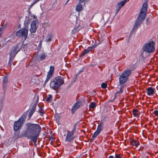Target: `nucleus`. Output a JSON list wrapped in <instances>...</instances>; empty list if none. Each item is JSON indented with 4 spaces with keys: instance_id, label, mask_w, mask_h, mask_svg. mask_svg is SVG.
Returning <instances> with one entry per match:
<instances>
[{
    "instance_id": "f257e3e1",
    "label": "nucleus",
    "mask_w": 158,
    "mask_h": 158,
    "mask_svg": "<svg viewBox=\"0 0 158 158\" xmlns=\"http://www.w3.org/2000/svg\"><path fill=\"white\" fill-rule=\"evenodd\" d=\"M26 129L22 133L23 137H26L36 143L41 131V128L38 124L27 123L26 124Z\"/></svg>"
},
{
    "instance_id": "f03ea898",
    "label": "nucleus",
    "mask_w": 158,
    "mask_h": 158,
    "mask_svg": "<svg viewBox=\"0 0 158 158\" xmlns=\"http://www.w3.org/2000/svg\"><path fill=\"white\" fill-rule=\"evenodd\" d=\"M148 10V4L147 3H144L140 10L139 16L137 18L134 25L131 31V34L134 33L138 27L141 24L143 21L145 19L147 15Z\"/></svg>"
},
{
    "instance_id": "7ed1b4c3",
    "label": "nucleus",
    "mask_w": 158,
    "mask_h": 158,
    "mask_svg": "<svg viewBox=\"0 0 158 158\" xmlns=\"http://www.w3.org/2000/svg\"><path fill=\"white\" fill-rule=\"evenodd\" d=\"M64 79L60 76L55 77L51 80L50 83V87L53 89L56 90L64 83Z\"/></svg>"
},
{
    "instance_id": "20e7f679",
    "label": "nucleus",
    "mask_w": 158,
    "mask_h": 158,
    "mask_svg": "<svg viewBox=\"0 0 158 158\" xmlns=\"http://www.w3.org/2000/svg\"><path fill=\"white\" fill-rule=\"evenodd\" d=\"M27 117L26 113H24L19 119L15 122L13 125L14 130L17 131L20 129L23 124L24 121L25 120Z\"/></svg>"
},
{
    "instance_id": "39448f33",
    "label": "nucleus",
    "mask_w": 158,
    "mask_h": 158,
    "mask_svg": "<svg viewBox=\"0 0 158 158\" xmlns=\"http://www.w3.org/2000/svg\"><path fill=\"white\" fill-rule=\"evenodd\" d=\"M155 43L153 41L145 44L143 47V50L148 53L153 52L155 50Z\"/></svg>"
},
{
    "instance_id": "423d86ee",
    "label": "nucleus",
    "mask_w": 158,
    "mask_h": 158,
    "mask_svg": "<svg viewBox=\"0 0 158 158\" xmlns=\"http://www.w3.org/2000/svg\"><path fill=\"white\" fill-rule=\"evenodd\" d=\"M131 73V71L129 69L125 71L119 77V81L120 85L125 83L127 81L129 75Z\"/></svg>"
},
{
    "instance_id": "0eeeda50",
    "label": "nucleus",
    "mask_w": 158,
    "mask_h": 158,
    "mask_svg": "<svg viewBox=\"0 0 158 158\" xmlns=\"http://www.w3.org/2000/svg\"><path fill=\"white\" fill-rule=\"evenodd\" d=\"M76 131V125H74V127L71 131H67V133L65 137V141L69 143L73 142L75 138V136L74 135Z\"/></svg>"
},
{
    "instance_id": "6e6552de",
    "label": "nucleus",
    "mask_w": 158,
    "mask_h": 158,
    "mask_svg": "<svg viewBox=\"0 0 158 158\" xmlns=\"http://www.w3.org/2000/svg\"><path fill=\"white\" fill-rule=\"evenodd\" d=\"M21 48L19 47L18 45H16L15 47L13 48V49L12 50L11 52L10 53V57L8 64L9 66H11V63L13 61L14 57L18 52L20 50Z\"/></svg>"
},
{
    "instance_id": "1a4fd4ad",
    "label": "nucleus",
    "mask_w": 158,
    "mask_h": 158,
    "mask_svg": "<svg viewBox=\"0 0 158 158\" xmlns=\"http://www.w3.org/2000/svg\"><path fill=\"white\" fill-rule=\"evenodd\" d=\"M28 30L27 28H23L18 31L16 33V36L19 37H23L26 40L27 37Z\"/></svg>"
},
{
    "instance_id": "9d476101",
    "label": "nucleus",
    "mask_w": 158,
    "mask_h": 158,
    "mask_svg": "<svg viewBox=\"0 0 158 158\" xmlns=\"http://www.w3.org/2000/svg\"><path fill=\"white\" fill-rule=\"evenodd\" d=\"M82 103L81 101H78L74 104L72 109V113L73 114L75 110L79 108L82 105Z\"/></svg>"
},
{
    "instance_id": "9b49d317",
    "label": "nucleus",
    "mask_w": 158,
    "mask_h": 158,
    "mask_svg": "<svg viewBox=\"0 0 158 158\" xmlns=\"http://www.w3.org/2000/svg\"><path fill=\"white\" fill-rule=\"evenodd\" d=\"M36 21H33L32 22L31 24V27L30 29L31 33H33L36 31L38 27V26L36 25Z\"/></svg>"
},
{
    "instance_id": "f8f14e48",
    "label": "nucleus",
    "mask_w": 158,
    "mask_h": 158,
    "mask_svg": "<svg viewBox=\"0 0 158 158\" xmlns=\"http://www.w3.org/2000/svg\"><path fill=\"white\" fill-rule=\"evenodd\" d=\"M147 94L149 96H153L155 91V89L152 87H149L147 89Z\"/></svg>"
},
{
    "instance_id": "ddd939ff",
    "label": "nucleus",
    "mask_w": 158,
    "mask_h": 158,
    "mask_svg": "<svg viewBox=\"0 0 158 158\" xmlns=\"http://www.w3.org/2000/svg\"><path fill=\"white\" fill-rule=\"evenodd\" d=\"M36 106L37 104L35 103L33 105L32 107L31 110H30V111L29 114L28 118H29V119H30L33 113L35 111Z\"/></svg>"
},
{
    "instance_id": "4468645a",
    "label": "nucleus",
    "mask_w": 158,
    "mask_h": 158,
    "mask_svg": "<svg viewBox=\"0 0 158 158\" xmlns=\"http://www.w3.org/2000/svg\"><path fill=\"white\" fill-rule=\"evenodd\" d=\"M131 143L133 145L137 147L139 144V142L134 139H132L130 141Z\"/></svg>"
},
{
    "instance_id": "2eb2a0df",
    "label": "nucleus",
    "mask_w": 158,
    "mask_h": 158,
    "mask_svg": "<svg viewBox=\"0 0 158 158\" xmlns=\"http://www.w3.org/2000/svg\"><path fill=\"white\" fill-rule=\"evenodd\" d=\"M103 123L102 122H101L98 125L97 130V131L99 132L100 133L101 131L103 129Z\"/></svg>"
},
{
    "instance_id": "dca6fc26",
    "label": "nucleus",
    "mask_w": 158,
    "mask_h": 158,
    "mask_svg": "<svg viewBox=\"0 0 158 158\" xmlns=\"http://www.w3.org/2000/svg\"><path fill=\"white\" fill-rule=\"evenodd\" d=\"M53 73L50 72H48L47 76V78L45 81L44 84H45L50 79L53 75Z\"/></svg>"
},
{
    "instance_id": "f3484780",
    "label": "nucleus",
    "mask_w": 158,
    "mask_h": 158,
    "mask_svg": "<svg viewBox=\"0 0 158 158\" xmlns=\"http://www.w3.org/2000/svg\"><path fill=\"white\" fill-rule=\"evenodd\" d=\"M132 114L134 117H136L138 115H139V111L136 109H134L132 110Z\"/></svg>"
},
{
    "instance_id": "a211bd4d",
    "label": "nucleus",
    "mask_w": 158,
    "mask_h": 158,
    "mask_svg": "<svg viewBox=\"0 0 158 158\" xmlns=\"http://www.w3.org/2000/svg\"><path fill=\"white\" fill-rule=\"evenodd\" d=\"M99 133V132L97 131H95L92 136L91 139V141H93L94 139L98 135Z\"/></svg>"
},
{
    "instance_id": "6ab92c4d",
    "label": "nucleus",
    "mask_w": 158,
    "mask_h": 158,
    "mask_svg": "<svg viewBox=\"0 0 158 158\" xmlns=\"http://www.w3.org/2000/svg\"><path fill=\"white\" fill-rule=\"evenodd\" d=\"M82 5L81 4H79L77 5L76 8V10L78 11H80L82 9Z\"/></svg>"
},
{
    "instance_id": "aec40b11",
    "label": "nucleus",
    "mask_w": 158,
    "mask_h": 158,
    "mask_svg": "<svg viewBox=\"0 0 158 158\" xmlns=\"http://www.w3.org/2000/svg\"><path fill=\"white\" fill-rule=\"evenodd\" d=\"M8 81V79L6 77H4L3 80V88H4L5 86H6V85Z\"/></svg>"
},
{
    "instance_id": "412c9836",
    "label": "nucleus",
    "mask_w": 158,
    "mask_h": 158,
    "mask_svg": "<svg viewBox=\"0 0 158 158\" xmlns=\"http://www.w3.org/2000/svg\"><path fill=\"white\" fill-rule=\"evenodd\" d=\"M96 106L95 104V103L94 102H93L90 103L89 105V108H90L94 109L95 108Z\"/></svg>"
},
{
    "instance_id": "4be33fe9",
    "label": "nucleus",
    "mask_w": 158,
    "mask_h": 158,
    "mask_svg": "<svg viewBox=\"0 0 158 158\" xmlns=\"http://www.w3.org/2000/svg\"><path fill=\"white\" fill-rule=\"evenodd\" d=\"M89 52V51L87 49H85L84 50L83 52L81 54V56H84L85 54L88 53Z\"/></svg>"
},
{
    "instance_id": "5701e85b",
    "label": "nucleus",
    "mask_w": 158,
    "mask_h": 158,
    "mask_svg": "<svg viewBox=\"0 0 158 158\" xmlns=\"http://www.w3.org/2000/svg\"><path fill=\"white\" fill-rule=\"evenodd\" d=\"M123 86H122L120 88V91H117L115 93V94L117 95L119 93H122L123 92Z\"/></svg>"
},
{
    "instance_id": "b1692460",
    "label": "nucleus",
    "mask_w": 158,
    "mask_h": 158,
    "mask_svg": "<svg viewBox=\"0 0 158 158\" xmlns=\"http://www.w3.org/2000/svg\"><path fill=\"white\" fill-rule=\"evenodd\" d=\"M23 137V136H22V134L20 135H19V133L18 134H15L14 135L15 138V139H18L19 138H21Z\"/></svg>"
},
{
    "instance_id": "393cba45",
    "label": "nucleus",
    "mask_w": 158,
    "mask_h": 158,
    "mask_svg": "<svg viewBox=\"0 0 158 158\" xmlns=\"http://www.w3.org/2000/svg\"><path fill=\"white\" fill-rule=\"evenodd\" d=\"M127 0H124L123 1L121 2L118 3L120 4V5H121L122 7H123L126 3Z\"/></svg>"
},
{
    "instance_id": "a878e982",
    "label": "nucleus",
    "mask_w": 158,
    "mask_h": 158,
    "mask_svg": "<svg viewBox=\"0 0 158 158\" xmlns=\"http://www.w3.org/2000/svg\"><path fill=\"white\" fill-rule=\"evenodd\" d=\"M54 68L53 66H51L50 68V70L49 72L53 73L54 71Z\"/></svg>"
},
{
    "instance_id": "bb28decb",
    "label": "nucleus",
    "mask_w": 158,
    "mask_h": 158,
    "mask_svg": "<svg viewBox=\"0 0 158 158\" xmlns=\"http://www.w3.org/2000/svg\"><path fill=\"white\" fill-rule=\"evenodd\" d=\"M117 6H118L117 9V10H117L116 13H117L118 12L119 10L122 7V6L121 5H120V4H118V3L117 4Z\"/></svg>"
},
{
    "instance_id": "cd10ccee",
    "label": "nucleus",
    "mask_w": 158,
    "mask_h": 158,
    "mask_svg": "<svg viewBox=\"0 0 158 158\" xmlns=\"http://www.w3.org/2000/svg\"><path fill=\"white\" fill-rule=\"evenodd\" d=\"M107 87V84L106 83H102L101 84V87L103 89H105Z\"/></svg>"
},
{
    "instance_id": "c85d7f7f",
    "label": "nucleus",
    "mask_w": 158,
    "mask_h": 158,
    "mask_svg": "<svg viewBox=\"0 0 158 158\" xmlns=\"http://www.w3.org/2000/svg\"><path fill=\"white\" fill-rule=\"evenodd\" d=\"M51 36L50 35H48L47 37L46 41L47 42L50 41L51 40Z\"/></svg>"
},
{
    "instance_id": "c756f323",
    "label": "nucleus",
    "mask_w": 158,
    "mask_h": 158,
    "mask_svg": "<svg viewBox=\"0 0 158 158\" xmlns=\"http://www.w3.org/2000/svg\"><path fill=\"white\" fill-rule=\"evenodd\" d=\"M38 111L40 113L41 115H43V114H44V111H43V109L41 108H40L39 109Z\"/></svg>"
},
{
    "instance_id": "7c9ffc66",
    "label": "nucleus",
    "mask_w": 158,
    "mask_h": 158,
    "mask_svg": "<svg viewBox=\"0 0 158 158\" xmlns=\"http://www.w3.org/2000/svg\"><path fill=\"white\" fill-rule=\"evenodd\" d=\"M129 69H130V70H134L135 69V65L134 64H132V65H130V66H129Z\"/></svg>"
},
{
    "instance_id": "2f4dec72",
    "label": "nucleus",
    "mask_w": 158,
    "mask_h": 158,
    "mask_svg": "<svg viewBox=\"0 0 158 158\" xmlns=\"http://www.w3.org/2000/svg\"><path fill=\"white\" fill-rule=\"evenodd\" d=\"M45 54H43L40 56V58L41 60H43L45 58Z\"/></svg>"
},
{
    "instance_id": "473e14b6",
    "label": "nucleus",
    "mask_w": 158,
    "mask_h": 158,
    "mask_svg": "<svg viewBox=\"0 0 158 158\" xmlns=\"http://www.w3.org/2000/svg\"><path fill=\"white\" fill-rule=\"evenodd\" d=\"M52 98V96L51 95H49L48 97L46 99V101L48 102H50L51 101V99Z\"/></svg>"
},
{
    "instance_id": "72a5a7b5",
    "label": "nucleus",
    "mask_w": 158,
    "mask_h": 158,
    "mask_svg": "<svg viewBox=\"0 0 158 158\" xmlns=\"http://www.w3.org/2000/svg\"><path fill=\"white\" fill-rule=\"evenodd\" d=\"M115 158H122V156L121 154H119L115 155Z\"/></svg>"
},
{
    "instance_id": "f704fd0d",
    "label": "nucleus",
    "mask_w": 158,
    "mask_h": 158,
    "mask_svg": "<svg viewBox=\"0 0 158 158\" xmlns=\"http://www.w3.org/2000/svg\"><path fill=\"white\" fill-rule=\"evenodd\" d=\"M40 0H35V1H34V2L31 4V6H33L37 2L39 1Z\"/></svg>"
},
{
    "instance_id": "c9c22d12",
    "label": "nucleus",
    "mask_w": 158,
    "mask_h": 158,
    "mask_svg": "<svg viewBox=\"0 0 158 158\" xmlns=\"http://www.w3.org/2000/svg\"><path fill=\"white\" fill-rule=\"evenodd\" d=\"M153 113L155 116H158V110H156L154 111Z\"/></svg>"
},
{
    "instance_id": "e433bc0d",
    "label": "nucleus",
    "mask_w": 158,
    "mask_h": 158,
    "mask_svg": "<svg viewBox=\"0 0 158 158\" xmlns=\"http://www.w3.org/2000/svg\"><path fill=\"white\" fill-rule=\"evenodd\" d=\"M92 49L91 47H88L87 49V50L89 51V52L91 51Z\"/></svg>"
},
{
    "instance_id": "4c0bfd02",
    "label": "nucleus",
    "mask_w": 158,
    "mask_h": 158,
    "mask_svg": "<svg viewBox=\"0 0 158 158\" xmlns=\"http://www.w3.org/2000/svg\"><path fill=\"white\" fill-rule=\"evenodd\" d=\"M2 46H4L6 45V42L5 41H2Z\"/></svg>"
},
{
    "instance_id": "58836bf2",
    "label": "nucleus",
    "mask_w": 158,
    "mask_h": 158,
    "mask_svg": "<svg viewBox=\"0 0 158 158\" xmlns=\"http://www.w3.org/2000/svg\"><path fill=\"white\" fill-rule=\"evenodd\" d=\"M97 45H94L91 47L92 49H93L96 47Z\"/></svg>"
},
{
    "instance_id": "ea45409f",
    "label": "nucleus",
    "mask_w": 158,
    "mask_h": 158,
    "mask_svg": "<svg viewBox=\"0 0 158 158\" xmlns=\"http://www.w3.org/2000/svg\"><path fill=\"white\" fill-rule=\"evenodd\" d=\"M85 0H79L80 1V2L82 3L84 2L85 1Z\"/></svg>"
},
{
    "instance_id": "a19ab883",
    "label": "nucleus",
    "mask_w": 158,
    "mask_h": 158,
    "mask_svg": "<svg viewBox=\"0 0 158 158\" xmlns=\"http://www.w3.org/2000/svg\"><path fill=\"white\" fill-rule=\"evenodd\" d=\"M109 158H114V157L112 156H109Z\"/></svg>"
},
{
    "instance_id": "79ce46f5",
    "label": "nucleus",
    "mask_w": 158,
    "mask_h": 158,
    "mask_svg": "<svg viewBox=\"0 0 158 158\" xmlns=\"http://www.w3.org/2000/svg\"><path fill=\"white\" fill-rule=\"evenodd\" d=\"M28 22H29V21H28V20H26V21H25V23H26V22H27V24H28Z\"/></svg>"
},
{
    "instance_id": "37998d69",
    "label": "nucleus",
    "mask_w": 158,
    "mask_h": 158,
    "mask_svg": "<svg viewBox=\"0 0 158 158\" xmlns=\"http://www.w3.org/2000/svg\"><path fill=\"white\" fill-rule=\"evenodd\" d=\"M69 1V0H67L66 3H65V4H67V3Z\"/></svg>"
},
{
    "instance_id": "c03bdc74",
    "label": "nucleus",
    "mask_w": 158,
    "mask_h": 158,
    "mask_svg": "<svg viewBox=\"0 0 158 158\" xmlns=\"http://www.w3.org/2000/svg\"><path fill=\"white\" fill-rule=\"evenodd\" d=\"M35 16H34V18H35Z\"/></svg>"
}]
</instances>
